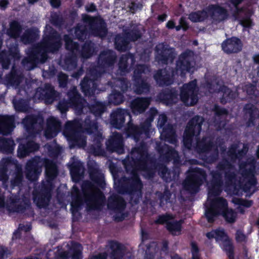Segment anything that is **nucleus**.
Masks as SVG:
<instances>
[{
  "instance_id": "obj_1",
  "label": "nucleus",
  "mask_w": 259,
  "mask_h": 259,
  "mask_svg": "<svg viewBox=\"0 0 259 259\" xmlns=\"http://www.w3.org/2000/svg\"><path fill=\"white\" fill-rule=\"evenodd\" d=\"M43 165L46 167L47 178V184L44 185H50V188L45 193L34 196V201L39 207L47 205L50 200V190L52 186L51 181L56 178L58 173L56 165L52 161L40 158L39 157H35L27 162L25 170L26 178L29 181H34L36 180L40 175Z\"/></svg>"
},
{
  "instance_id": "obj_2",
  "label": "nucleus",
  "mask_w": 259,
  "mask_h": 259,
  "mask_svg": "<svg viewBox=\"0 0 259 259\" xmlns=\"http://www.w3.org/2000/svg\"><path fill=\"white\" fill-rule=\"evenodd\" d=\"M45 37L42 43L27 53L28 58L23 60V64L27 70L33 69L37 63L44 62L47 59V52H55L61 47L60 36L51 27H46Z\"/></svg>"
},
{
  "instance_id": "obj_3",
  "label": "nucleus",
  "mask_w": 259,
  "mask_h": 259,
  "mask_svg": "<svg viewBox=\"0 0 259 259\" xmlns=\"http://www.w3.org/2000/svg\"><path fill=\"white\" fill-rule=\"evenodd\" d=\"M8 168L15 169L14 179L11 181L12 186H18L22 179V168L16 161L10 158H4L0 162V180L3 181L4 185H5L8 180L6 171Z\"/></svg>"
},
{
  "instance_id": "obj_4",
  "label": "nucleus",
  "mask_w": 259,
  "mask_h": 259,
  "mask_svg": "<svg viewBox=\"0 0 259 259\" xmlns=\"http://www.w3.org/2000/svg\"><path fill=\"white\" fill-rule=\"evenodd\" d=\"M55 94L53 88L50 84H46L45 90L41 88L37 89L34 96V99L35 100H45L46 103L50 104L54 101Z\"/></svg>"
},
{
  "instance_id": "obj_5",
  "label": "nucleus",
  "mask_w": 259,
  "mask_h": 259,
  "mask_svg": "<svg viewBox=\"0 0 259 259\" xmlns=\"http://www.w3.org/2000/svg\"><path fill=\"white\" fill-rule=\"evenodd\" d=\"M43 122V119L40 116H28L24 119L22 123L28 133H31V131L34 132V130L38 131L39 128H42L41 123Z\"/></svg>"
},
{
  "instance_id": "obj_6",
  "label": "nucleus",
  "mask_w": 259,
  "mask_h": 259,
  "mask_svg": "<svg viewBox=\"0 0 259 259\" xmlns=\"http://www.w3.org/2000/svg\"><path fill=\"white\" fill-rule=\"evenodd\" d=\"M61 124L59 121L54 117H51L47 120V129L45 135L47 139L53 138L57 135L60 130Z\"/></svg>"
},
{
  "instance_id": "obj_7",
  "label": "nucleus",
  "mask_w": 259,
  "mask_h": 259,
  "mask_svg": "<svg viewBox=\"0 0 259 259\" xmlns=\"http://www.w3.org/2000/svg\"><path fill=\"white\" fill-rule=\"evenodd\" d=\"M24 140L20 145L18 149V156L20 158L24 157L27 156L30 152L37 150L39 148V145L32 141L27 140L26 145Z\"/></svg>"
},
{
  "instance_id": "obj_8",
  "label": "nucleus",
  "mask_w": 259,
  "mask_h": 259,
  "mask_svg": "<svg viewBox=\"0 0 259 259\" xmlns=\"http://www.w3.org/2000/svg\"><path fill=\"white\" fill-rule=\"evenodd\" d=\"M14 117L13 116H0V134L7 135L14 127Z\"/></svg>"
},
{
  "instance_id": "obj_9",
  "label": "nucleus",
  "mask_w": 259,
  "mask_h": 259,
  "mask_svg": "<svg viewBox=\"0 0 259 259\" xmlns=\"http://www.w3.org/2000/svg\"><path fill=\"white\" fill-rule=\"evenodd\" d=\"M9 55L5 52L0 54V60L3 67L7 69L9 65L10 57L14 59H19L20 58L17 46H14L9 49Z\"/></svg>"
},
{
  "instance_id": "obj_10",
  "label": "nucleus",
  "mask_w": 259,
  "mask_h": 259,
  "mask_svg": "<svg viewBox=\"0 0 259 259\" xmlns=\"http://www.w3.org/2000/svg\"><path fill=\"white\" fill-rule=\"evenodd\" d=\"M77 125L75 121H68L66 123L63 130V135L68 141L75 143L77 140Z\"/></svg>"
},
{
  "instance_id": "obj_11",
  "label": "nucleus",
  "mask_w": 259,
  "mask_h": 259,
  "mask_svg": "<svg viewBox=\"0 0 259 259\" xmlns=\"http://www.w3.org/2000/svg\"><path fill=\"white\" fill-rule=\"evenodd\" d=\"M18 203L19 202L17 201L15 196H13V198H11L6 203H5L3 195L0 194V208L6 206L10 211L19 212L21 210V209L19 207Z\"/></svg>"
},
{
  "instance_id": "obj_12",
  "label": "nucleus",
  "mask_w": 259,
  "mask_h": 259,
  "mask_svg": "<svg viewBox=\"0 0 259 259\" xmlns=\"http://www.w3.org/2000/svg\"><path fill=\"white\" fill-rule=\"evenodd\" d=\"M72 195L75 197V200H73L71 204L72 213L74 217L79 210L81 204L79 190L75 186H73L72 187Z\"/></svg>"
},
{
  "instance_id": "obj_13",
  "label": "nucleus",
  "mask_w": 259,
  "mask_h": 259,
  "mask_svg": "<svg viewBox=\"0 0 259 259\" xmlns=\"http://www.w3.org/2000/svg\"><path fill=\"white\" fill-rule=\"evenodd\" d=\"M15 144L13 140L5 138L0 139V150L11 152L14 148Z\"/></svg>"
},
{
  "instance_id": "obj_14",
  "label": "nucleus",
  "mask_w": 259,
  "mask_h": 259,
  "mask_svg": "<svg viewBox=\"0 0 259 259\" xmlns=\"http://www.w3.org/2000/svg\"><path fill=\"white\" fill-rule=\"evenodd\" d=\"M20 31V26L19 24L16 21L12 22L10 24V29L8 31L9 35L13 37L18 36Z\"/></svg>"
},
{
  "instance_id": "obj_15",
  "label": "nucleus",
  "mask_w": 259,
  "mask_h": 259,
  "mask_svg": "<svg viewBox=\"0 0 259 259\" xmlns=\"http://www.w3.org/2000/svg\"><path fill=\"white\" fill-rule=\"evenodd\" d=\"M80 245L78 243L72 242L70 245L69 254L72 259H79L80 257Z\"/></svg>"
},
{
  "instance_id": "obj_16",
  "label": "nucleus",
  "mask_w": 259,
  "mask_h": 259,
  "mask_svg": "<svg viewBox=\"0 0 259 259\" xmlns=\"http://www.w3.org/2000/svg\"><path fill=\"white\" fill-rule=\"evenodd\" d=\"M64 40L65 41L66 48L67 50H69L74 52L75 50L77 49L78 45L76 43L73 42L69 36L68 35H65Z\"/></svg>"
},
{
  "instance_id": "obj_17",
  "label": "nucleus",
  "mask_w": 259,
  "mask_h": 259,
  "mask_svg": "<svg viewBox=\"0 0 259 259\" xmlns=\"http://www.w3.org/2000/svg\"><path fill=\"white\" fill-rule=\"evenodd\" d=\"M15 109L18 111L25 112L27 110V105L24 100L17 101L14 100L13 101Z\"/></svg>"
},
{
  "instance_id": "obj_18",
  "label": "nucleus",
  "mask_w": 259,
  "mask_h": 259,
  "mask_svg": "<svg viewBox=\"0 0 259 259\" xmlns=\"http://www.w3.org/2000/svg\"><path fill=\"white\" fill-rule=\"evenodd\" d=\"M68 96L70 98V102L72 105L76 106L79 99L75 88H73L72 93H68Z\"/></svg>"
},
{
  "instance_id": "obj_19",
  "label": "nucleus",
  "mask_w": 259,
  "mask_h": 259,
  "mask_svg": "<svg viewBox=\"0 0 259 259\" xmlns=\"http://www.w3.org/2000/svg\"><path fill=\"white\" fill-rule=\"evenodd\" d=\"M36 36V32H27L22 37V41L25 44L30 43Z\"/></svg>"
},
{
  "instance_id": "obj_20",
  "label": "nucleus",
  "mask_w": 259,
  "mask_h": 259,
  "mask_svg": "<svg viewBox=\"0 0 259 259\" xmlns=\"http://www.w3.org/2000/svg\"><path fill=\"white\" fill-rule=\"evenodd\" d=\"M70 174L73 181L77 182L79 180L80 175L78 168H75L74 166H71L70 167Z\"/></svg>"
},
{
  "instance_id": "obj_21",
  "label": "nucleus",
  "mask_w": 259,
  "mask_h": 259,
  "mask_svg": "<svg viewBox=\"0 0 259 259\" xmlns=\"http://www.w3.org/2000/svg\"><path fill=\"white\" fill-rule=\"evenodd\" d=\"M68 253L65 251H59L55 255V259H68Z\"/></svg>"
},
{
  "instance_id": "obj_22",
  "label": "nucleus",
  "mask_w": 259,
  "mask_h": 259,
  "mask_svg": "<svg viewBox=\"0 0 259 259\" xmlns=\"http://www.w3.org/2000/svg\"><path fill=\"white\" fill-rule=\"evenodd\" d=\"M67 79V76L64 74H60L59 76V80L61 85L63 86L65 84Z\"/></svg>"
},
{
  "instance_id": "obj_23",
  "label": "nucleus",
  "mask_w": 259,
  "mask_h": 259,
  "mask_svg": "<svg viewBox=\"0 0 259 259\" xmlns=\"http://www.w3.org/2000/svg\"><path fill=\"white\" fill-rule=\"evenodd\" d=\"M50 4L54 8L58 7L61 4L60 0H50Z\"/></svg>"
},
{
  "instance_id": "obj_24",
  "label": "nucleus",
  "mask_w": 259,
  "mask_h": 259,
  "mask_svg": "<svg viewBox=\"0 0 259 259\" xmlns=\"http://www.w3.org/2000/svg\"><path fill=\"white\" fill-rule=\"evenodd\" d=\"M58 108L61 112H65L67 110V106L60 103L58 105Z\"/></svg>"
},
{
  "instance_id": "obj_25",
  "label": "nucleus",
  "mask_w": 259,
  "mask_h": 259,
  "mask_svg": "<svg viewBox=\"0 0 259 259\" xmlns=\"http://www.w3.org/2000/svg\"><path fill=\"white\" fill-rule=\"evenodd\" d=\"M8 3L7 0H0V8L2 9H5L8 5Z\"/></svg>"
},
{
  "instance_id": "obj_26",
  "label": "nucleus",
  "mask_w": 259,
  "mask_h": 259,
  "mask_svg": "<svg viewBox=\"0 0 259 259\" xmlns=\"http://www.w3.org/2000/svg\"><path fill=\"white\" fill-rule=\"evenodd\" d=\"M74 33L75 34V36L79 39L80 38V33H81V30H80L79 27H77L74 30Z\"/></svg>"
},
{
  "instance_id": "obj_27",
  "label": "nucleus",
  "mask_w": 259,
  "mask_h": 259,
  "mask_svg": "<svg viewBox=\"0 0 259 259\" xmlns=\"http://www.w3.org/2000/svg\"><path fill=\"white\" fill-rule=\"evenodd\" d=\"M19 229L21 230L24 231L25 232L29 231L30 230V227L29 225H27L26 227H25L24 226H22V225H20L19 226Z\"/></svg>"
},
{
  "instance_id": "obj_28",
  "label": "nucleus",
  "mask_w": 259,
  "mask_h": 259,
  "mask_svg": "<svg viewBox=\"0 0 259 259\" xmlns=\"http://www.w3.org/2000/svg\"><path fill=\"white\" fill-rule=\"evenodd\" d=\"M5 252V248L2 246H0V259L4 256Z\"/></svg>"
},
{
  "instance_id": "obj_29",
  "label": "nucleus",
  "mask_w": 259,
  "mask_h": 259,
  "mask_svg": "<svg viewBox=\"0 0 259 259\" xmlns=\"http://www.w3.org/2000/svg\"><path fill=\"white\" fill-rule=\"evenodd\" d=\"M56 152L55 154V156H57V155H58L60 151L59 148L58 147H56Z\"/></svg>"
},
{
  "instance_id": "obj_30",
  "label": "nucleus",
  "mask_w": 259,
  "mask_h": 259,
  "mask_svg": "<svg viewBox=\"0 0 259 259\" xmlns=\"http://www.w3.org/2000/svg\"><path fill=\"white\" fill-rule=\"evenodd\" d=\"M26 259H40V258L38 256H35L28 257Z\"/></svg>"
},
{
  "instance_id": "obj_31",
  "label": "nucleus",
  "mask_w": 259,
  "mask_h": 259,
  "mask_svg": "<svg viewBox=\"0 0 259 259\" xmlns=\"http://www.w3.org/2000/svg\"><path fill=\"white\" fill-rule=\"evenodd\" d=\"M29 4H33L34 3L36 2L38 0H27Z\"/></svg>"
},
{
  "instance_id": "obj_32",
  "label": "nucleus",
  "mask_w": 259,
  "mask_h": 259,
  "mask_svg": "<svg viewBox=\"0 0 259 259\" xmlns=\"http://www.w3.org/2000/svg\"><path fill=\"white\" fill-rule=\"evenodd\" d=\"M80 0H76V4L79 7H80Z\"/></svg>"
},
{
  "instance_id": "obj_33",
  "label": "nucleus",
  "mask_w": 259,
  "mask_h": 259,
  "mask_svg": "<svg viewBox=\"0 0 259 259\" xmlns=\"http://www.w3.org/2000/svg\"><path fill=\"white\" fill-rule=\"evenodd\" d=\"M17 233H16L15 234H14V236H16V235H17Z\"/></svg>"
}]
</instances>
